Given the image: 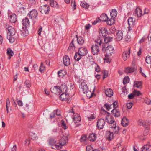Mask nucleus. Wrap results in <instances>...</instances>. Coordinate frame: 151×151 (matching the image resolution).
<instances>
[{"label":"nucleus","instance_id":"f257e3e1","mask_svg":"<svg viewBox=\"0 0 151 151\" xmlns=\"http://www.w3.org/2000/svg\"><path fill=\"white\" fill-rule=\"evenodd\" d=\"M68 138L67 136H63L60 140L59 143H56V141L51 139L50 140L49 143L52 146V148L55 150H59L62 148V147L64 146L68 141Z\"/></svg>","mask_w":151,"mask_h":151},{"label":"nucleus","instance_id":"f03ea898","mask_svg":"<svg viewBox=\"0 0 151 151\" xmlns=\"http://www.w3.org/2000/svg\"><path fill=\"white\" fill-rule=\"evenodd\" d=\"M73 115V119L75 123H78L80 121L81 118L80 116L77 114L75 113L73 111V109L69 110L68 113L66 116V118L68 119V116H71Z\"/></svg>","mask_w":151,"mask_h":151},{"label":"nucleus","instance_id":"7ed1b4c3","mask_svg":"<svg viewBox=\"0 0 151 151\" xmlns=\"http://www.w3.org/2000/svg\"><path fill=\"white\" fill-rule=\"evenodd\" d=\"M28 15L29 18L33 20V23L35 24L36 22V19L37 17L38 12L35 9H33L29 12Z\"/></svg>","mask_w":151,"mask_h":151},{"label":"nucleus","instance_id":"20e7f679","mask_svg":"<svg viewBox=\"0 0 151 151\" xmlns=\"http://www.w3.org/2000/svg\"><path fill=\"white\" fill-rule=\"evenodd\" d=\"M5 28L8 30L7 35L14 36L15 35L16 31L13 27L6 24L5 26Z\"/></svg>","mask_w":151,"mask_h":151},{"label":"nucleus","instance_id":"39448f33","mask_svg":"<svg viewBox=\"0 0 151 151\" xmlns=\"http://www.w3.org/2000/svg\"><path fill=\"white\" fill-rule=\"evenodd\" d=\"M103 51L106 52V55L109 56L112 55V53L114 52V50L112 46L108 45L105 47L104 50Z\"/></svg>","mask_w":151,"mask_h":151},{"label":"nucleus","instance_id":"423d86ee","mask_svg":"<svg viewBox=\"0 0 151 151\" xmlns=\"http://www.w3.org/2000/svg\"><path fill=\"white\" fill-rule=\"evenodd\" d=\"M39 10L42 14H48L50 11V7L47 5H44L39 8Z\"/></svg>","mask_w":151,"mask_h":151},{"label":"nucleus","instance_id":"0eeeda50","mask_svg":"<svg viewBox=\"0 0 151 151\" xmlns=\"http://www.w3.org/2000/svg\"><path fill=\"white\" fill-rule=\"evenodd\" d=\"M79 88L80 91L83 92V93L84 94L87 93L89 91L87 84L84 81L81 83Z\"/></svg>","mask_w":151,"mask_h":151},{"label":"nucleus","instance_id":"6e6552de","mask_svg":"<svg viewBox=\"0 0 151 151\" xmlns=\"http://www.w3.org/2000/svg\"><path fill=\"white\" fill-rule=\"evenodd\" d=\"M104 37V43H103L102 45V50H104V48L105 47L107 46L108 45V43L110 42L112 40V38L110 37Z\"/></svg>","mask_w":151,"mask_h":151},{"label":"nucleus","instance_id":"1a4fd4ad","mask_svg":"<svg viewBox=\"0 0 151 151\" xmlns=\"http://www.w3.org/2000/svg\"><path fill=\"white\" fill-rule=\"evenodd\" d=\"M51 92L54 94L58 95L61 93V89L60 87L58 86H55L51 88Z\"/></svg>","mask_w":151,"mask_h":151},{"label":"nucleus","instance_id":"9d476101","mask_svg":"<svg viewBox=\"0 0 151 151\" xmlns=\"http://www.w3.org/2000/svg\"><path fill=\"white\" fill-rule=\"evenodd\" d=\"M105 121L102 119H101L98 120L97 122V127L99 129L103 128L105 125Z\"/></svg>","mask_w":151,"mask_h":151},{"label":"nucleus","instance_id":"9b49d317","mask_svg":"<svg viewBox=\"0 0 151 151\" xmlns=\"http://www.w3.org/2000/svg\"><path fill=\"white\" fill-rule=\"evenodd\" d=\"M108 33L107 30L106 28H102L99 29V36L101 37H103V38H104L107 35Z\"/></svg>","mask_w":151,"mask_h":151},{"label":"nucleus","instance_id":"f8f14e48","mask_svg":"<svg viewBox=\"0 0 151 151\" xmlns=\"http://www.w3.org/2000/svg\"><path fill=\"white\" fill-rule=\"evenodd\" d=\"M78 53L80 56H84L88 53V50L86 48L83 47L79 49Z\"/></svg>","mask_w":151,"mask_h":151},{"label":"nucleus","instance_id":"ddd939ff","mask_svg":"<svg viewBox=\"0 0 151 151\" xmlns=\"http://www.w3.org/2000/svg\"><path fill=\"white\" fill-rule=\"evenodd\" d=\"M92 52L94 55H97L99 51V48L97 45H93L91 47Z\"/></svg>","mask_w":151,"mask_h":151},{"label":"nucleus","instance_id":"4468645a","mask_svg":"<svg viewBox=\"0 0 151 151\" xmlns=\"http://www.w3.org/2000/svg\"><path fill=\"white\" fill-rule=\"evenodd\" d=\"M106 122L111 124H116V123L114 121V118L110 115H107L106 118Z\"/></svg>","mask_w":151,"mask_h":151},{"label":"nucleus","instance_id":"2eb2a0df","mask_svg":"<svg viewBox=\"0 0 151 151\" xmlns=\"http://www.w3.org/2000/svg\"><path fill=\"white\" fill-rule=\"evenodd\" d=\"M128 24L129 25V30H130V28L134 27L135 23V19L132 17H129L128 20Z\"/></svg>","mask_w":151,"mask_h":151},{"label":"nucleus","instance_id":"dca6fc26","mask_svg":"<svg viewBox=\"0 0 151 151\" xmlns=\"http://www.w3.org/2000/svg\"><path fill=\"white\" fill-rule=\"evenodd\" d=\"M130 49L129 48L128 50L125 51L123 52L122 56L124 61H126L129 58L130 54Z\"/></svg>","mask_w":151,"mask_h":151},{"label":"nucleus","instance_id":"f3484780","mask_svg":"<svg viewBox=\"0 0 151 151\" xmlns=\"http://www.w3.org/2000/svg\"><path fill=\"white\" fill-rule=\"evenodd\" d=\"M110 127L115 134H117L118 133L120 128L119 126H116V124H111L110 125Z\"/></svg>","mask_w":151,"mask_h":151},{"label":"nucleus","instance_id":"a211bd4d","mask_svg":"<svg viewBox=\"0 0 151 151\" xmlns=\"http://www.w3.org/2000/svg\"><path fill=\"white\" fill-rule=\"evenodd\" d=\"M123 32L121 31H119L115 37V39L117 41H119L123 38Z\"/></svg>","mask_w":151,"mask_h":151},{"label":"nucleus","instance_id":"6ab92c4d","mask_svg":"<svg viewBox=\"0 0 151 151\" xmlns=\"http://www.w3.org/2000/svg\"><path fill=\"white\" fill-rule=\"evenodd\" d=\"M64 65L65 66L69 65L70 63V60L68 56L65 55L63 58Z\"/></svg>","mask_w":151,"mask_h":151},{"label":"nucleus","instance_id":"aec40b11","mask_svg":"<svg viewBox=\"0 0 151 151\" xmlns=\"http://www.w3.org/2000/svg\"><path fill=\"white\" fill-rule=\"evenodd\" d=\"M69 95L66 93V92H64L60 96V98L63 101H66L69 98Z\"/></svg>","mask_w":151,"mask_h":151},{"label":"nucleus","instance_id":"412c9836","mask_svg":"<svg viewBox=\"0 0 151 151\" xmlns=\"http://www.w3.org/2000/svg\"><path fill=\"white\" fill-rule=\"evenodd\" d=\"M129 123L128 119L126 117H124L122 120L121 124L123 127L127 126Z\"/></svg>","mask_w":151,"mask_h":151},{"label":"nucleus","instance_id":"4be33fe9","mask_svg":"<svg viewBox=\"0 0 151 151\" xmlns=\"http://www.w3.org/2000/svg\"><path fill=\"white\" fill-rule=\"evenodd\" d=\"M74 39H73L71 42V43L70 44L68 50V51H70V52H73L75 50V47L73 43Z\"/></svg>","mask_w":151,"mask_h":151},{"label":"nucleus","instance_id":"5701e85b","mask_svg":"<svg viewBox=\"0 0 151 151\" xmlns=\"http://www.w3.org/2000/svg\"><path fill=\"white\" fill-rule=\"evenodd\" d=\"M105 93L107 96L111 97L113 94V91L111 89H107L105 90Z\"/></svg>","mask_w":151,"mask_h":151},{"label":"nucleus","instance_id":"b1692460","mask_svg":"<svg viewBox=\"0 0 151 151\" xmlns=\"http://www.w3.org/2000/svg\"><path fill=\"white\" fill-rule=\"evenodd\" d=\"M99 19L100 21L106 22L109 19L107 15L105 14H102L100 16Z\"/></svg>","mask_w":151,"mask_h":151},{"label":"nucleus","instance_id":"393cba45","mask_svg":"<svg viewBox=\"0 0 151 151\" xmlns=\"http://www.w3.org/2000/svg\"><path fill=\"white\" fill-rule=\"evenodd\" d=\"M9 19L10 22L14 23L17 21V16L15 14L10 15Z\"/></svg>","mask_w":151,"mask_h":151},{"label":"nucleus","instance_id":"a878e982","mask_svg":"<svg viewBox=\"0 0 151 151\" xmlns=\"http://www.w3.org/2000/svg\"><path fill=\"white\" fill-rule=\"evenodd\" d=\"M141 149L142 151H151V145L147 144L145 145Z\"/></svg>","mask_w":151,"mask_h":151},{"label":"nucleus","instance_id":"bb28decb","mask_svg":"<svg viewBox=\"0 0 151 151\" xmlns=\"http://www.w3.org/2000/svg\"><path fill=\"white\" fill-rule=\"evenodd\" d=\"M22 24L23 25L27 27L29 26L30 24V22L29 19L27 18H25L22 20Z\"/></svg>","mask_w":151,"mask_h":151},{"label":"nucleus","instance_id":"cd10ccee","mask_svg":"<svg viewBox=\"0 0 151 151\" xmlns=\"http://www.w3.org/2000/svg\"><path fill=\"white\" fill-rule=\"evenodd\" d=\"M7 53L9 56L8 59L9 60L11 58V57L13 56L14 53L13 51L10 48H8L7 50Z\"/></svg>","mask_w":151,"mask_h":151},{"label":"nucleus","instance_id":"c85d7f7f","mask_svg":"<svg viewBox=\"0 0 151 151\" xmlns=\"http://www.w3.org/2000/svg\"><path fill=\"white\" fill-rule=\"evenodd\" d=\"M135 68L134 67H128L125 68V72L127 73H132L134 71Z\"/></svg>","mask_w":151,"mask_h":151},{"label":"nucleus","instance_id":"c756f323","mask_svg":"<svg viewBox=\"0 0 151 151\" xmlns=\"http://www.w3.org/2000/svg\"><path fill=\"white\" fill-rule=\"evenodd\" d=\"M135 13L138 17H140L142 15V11L139 8H137L136 9L135 11Z\"/></svg>","mask_w":151,"mask_h":151},{"label":"nucleus","instance_id":"7c9ffc66","mask_svg":"<svg viewBox=\"0 0 151 151\" xmlns=\"http://www.w3.org/2000/svg\"><path fill=\"white\" fill-rule=\"evenodd\" d=\"M107 139L109 140H111L114 137V134L113 132L109 131L106 134V135Z\"/></svg>","mask_w":151,"mask_h":151},{"label":"nucleus","instance_id":"2f4dec72","mask_svg":"<svg viewBox=\"0 0 151 151\" xmlns=\"http://www.w3.org/2000/svg\"><path fill=\"white\" fill-rule=\"evenodd\" d=\"M96 137L95 134L92 133L90 134L88 137V139L90 141L93 142L96 140Z\"/></svg>","mask_w":151,"mask_h":151},{"label":"nucleus","instance_id":"473e14b6","mask_svg":"<svg viewBox=\"0 0 151 151\" xmlns=\"http://www.w3.org/2000/svg\"><path fill=\"white\" fill-rule=\"evenodd\" d=\"M111 113L115 117H118L120 115L119 111L116 109H114L111 111Z\"/></svg>","mask_w":151,"mask_h":151},{"label":"nucleus","instance_id":"72a5a7b5","mask_svg":"<svg viewBox=\"0 0 151 151\" xmlns=\"http://www.w3.org/2000/svg\"><path fill=\"white\" fill-rule=\"evenodd\" d=\"M76 38H77L78 43L79 44L82 45L84 43V40L82 37H78L76 36Z\"/></svg>","mask_w":151,"mask_h":151},{"label":"nucleus","instance_id":"f704fd0d","mask_svg":"<svg viewBox=\"0 0 151 151\" xmlns=\"http://www.w3.org/2000/svg\"><path fill=\"white\" fill-rule=\"evenodd\" d=\"M142 84L141 82L135 81L134 82V86L137 88H141L142 87Z\"/></svg>","mask_w":151,"mask_h":151},{"label":"nucleus","instance_id":"c9c22d12","mask_svg":"<svg viewBox=\"0 0 151 151\" xmlns=\"http://www.w3.org/2000/svg\"><path fill=\"white\" fill-rule=\"evenodd\" d=\"M60 88L61 89V92L63 91L64 92H66L67 90V86L65 83L62 84L60 87Z\"/></svg>","mask_w":151,"mask_h":151},{"label":"nucleus","instance_id":"e433bc0d","mask_svg":"<svg viewBox=\"0 0 151 151\" xmlns=\"http://www.w3.org/2000/svg\"><path fill=\"white\" fill-rule=\"evenodd\" d=\"M117 12L115 9H113L110 12V15L111 18H114L117 16Z\"/></svg>","mask_w":151,"mask_h":151},{"label":"nucleus","instance_id":"4c0bfd02","mask_svg":"<svg viewBox=\"0 0 151 151\" xmlns=\"http://www.w3.org/2000/svg\"><path fill=\"white\" fill-rule=\"evenodd\" d=\"M106 21L107 22V24L108 25H109L110 26H111L112 25L114 24L115 22V20L114 19V18H111L109 19H108Z\"/></svg>","mask_w":151,"mask_h":151},{"label":"nucleus","instance_id":"58836bf2","mask_svg":"<svg viewBox=\"0 0 151 151\" xmlns=\"http://www.w3.org/2000/svg\"><path fill=\"white\" fill-rule=\"evenodd\" d=\"M50 4L51 6L56 7L57 6L58 3L56 1L54 0H50Z\"/></svg>","mask_w":151,"mask_h":151},{"label":"nucleus","instance_id":"ea45409f","mask_svg":"<svg viewBox=\"0 0 151 151\" xmlns=\"http://www.w3.org/2000/svg\"><path fill=\"white\" fill-rule=\"evenodd\" d=\"M10 104V101L9 100V98H7L6 100V110L7 111V114L8 113L9 110H8V108L9 107Z\"/></svg>","mask_w":151,"mask_h":151},{"label":"nucleus","instance_id":"a19ab883","mask_svg":"<svg viewBox=\"0 0 151 151\" xmlns=\"http://www.w3.org/2000/svg\"><path fill=\"white\" fill-rule=\"evenodd\" d=\"M13 36H7V38L9 40L10 43H12L14 42L15 41V39Z\"/></svg>","mask_w":151,"mask_h":151},{"label":"nucleus","instance_id":"79ce46f5","mask_svg":"<svg viewBox=\"0 0 151 151\" xmlns=\"http://www.w3.org/2000/svg\"><path fill=\"white\" fill-rule=\"evenodd\" d=\"M140 126H144L145 125V121L142 119H139L138 122Z\"/></svg>","mask_w":151,"mask_h":151},{"label":"nucleus","instance_id":"37998d69","mask_svg":"<svg viewBox=\"0 0 151 151\" xmlns=\"http://www.w3.org/2000/svg\"><path fill=\"white\" fill-rule=\"evenodd\" d=\"M80 5L82 7L85 9H87L89 6V5L87 3L85 2H81Z\"/></svg>","mask_w":151,"mask_h":151},{"label":"nucleus","instance_id":"c03bdc74","mask_svg":"<svg viewBox=\"0 0 151 151\" xmlns=\"http://www.w3.org/2000/svg\"><path fill=\"white\" fill-rule=\"evenodd\" d=\"M129 79L128 77H125L123 79V83L125 85L127 83H129Z\"/></svg>","mask_w":151,"mask_h":151},{"label":"nucleus","instance_id":"a18cd8bd","mask_svg":"<svg viewBox=\"0 0 151 151\" xmlns=\"http://www.w3.org/2000/svg\"><path fill=\"white\" fill-rule=\"evenodd\" d=\"M45 67L43 66V64L42 62L41 63V65L39 68V70L41 73L43 72V71L45 70Z\"/></svg>","mask_w":151,"mask_h":151},{"label":"nucleus","instance_id":"49530a36","mask_svg":"<svg viewBox=\"0 0 151 151\" xmlns=\"http://www.w3.org/2000/svg\"><path fill=\"white\" fill-rule=\"evenodd\" d=\"M81 56L79 55L78 53L77 54V53H76L74 57V59L77 61H78L81 58Z\"/></svg>","mask_w":151,"mask_h":151},{"label":"nucleus","instance_id":"de8ad7c7","mask_svg":"<svg viewBox=\"0 0 151 151\" xmlns=\"http://www.w3.org/2000/svg\"><path fill=\"white\" fill-rule=\"evenodd\" d=\"M86 139L87 136L85 135H82L80 139V141L81 142H83L86 140Z\"/></svg>","mask_w":151,"mask_h":151},{"label":"nucleus","instance_id":"09e8293b","mask_svg":"<svg viewBox=\"0 0 151 151\" xmlns=\"http://www.w3.org/2000/svg\"><path fill=\"white\" fill-rule=\"evenodd\" d=\"M30 137L32 140H35L37 138V136L34 133H32L30 135Z\"/></svg>","mask_w":151,"mask_h":151},{"label":"nucleus","instance_id":"8fccbe9b","mask_svg":"<svg viewBox=\"0 0 151 151\" xmlns=\"http://www.w3.org/2000/svg\"><path fill=\"white\" fill-rule=\"evenodd\" d=\"M71 6L73 8L74 10L76 9V5L75 0H72Z\"/></svg>","mask_w":151,"mask_h":151},{"label":"nucleus","instance_id":"3c124183","mask_svg":"<svg viewBox=\"0 0 151 151\" xmlns=\"http://www.w3.org/2000/svg\"><path fill=\"white\" fill-rule=\"evenodd\" d=\"M134 96H138L141 95V93L139 91L135 90L134 91Z\"/></svg>","mask_w":151,"mask_h":151},{"label":"nucleus","instance_id":"603ef678","mask_svg":"<svg viewBox=\"0 0 151 151\" xmlns=\"http://www.w3.org/2000/svg\"><path fill=\"white\" fill-rule=\"evenodd\" d=\"M111 104H110L108 103L105 104L104 105V107L106 108L108 111H109L111 109Z\"/></svg>","mask_w":151,"mask_h":151},{"label":"nucleus","instance_id":"864d4df0","mask_svg":"<svg viewBox=\"0 0 151 151\" xmlns=\"http://www.w3.org/2000/svg\"><path fill=\"white\" fill-rule=\"evenodd\" d=\"M95 42L97 44H98L99 46H100L102 43V39L99 38L95 40Z\"/></svg>","mask_w":151,"mask_h":151},{"label":"nucleus","instance_id":"5fc2aeb1","mask_svg":"<svg viewBox=\"0 0 151 151\" xmlns=\"http://www.w3.org/2000/svg\"><path fill=\"white\" fill-rule=\"evenodd\" d=\"M24 84L28 88H29L31 86L30 83L28 81H26L24 83Z\"/></svg>","mask_w":151,"mask_h":151},{"label":"nucleus","instance_id":"6e6d98bb","mask_svg":"<svg viewBox=\"0 0 151 151\" xmlns=\"http://www.w3.org/2000/svg\"><path fill=\"white\" fill-rule=\"evenodd\" d=\"M112 105H113V107L114 108V109H116V107L118 106V103L116 101H115L113 103Z\"/></svg>","mask_w":151,"mask_h":151},{"label":"nucleus","instance_id":"4d7b16f0","mask_svg":"<svg viewBox=\"0 0 151 151\" xmlns=\"http://www.w3.org/2000/svg\"><path fill=\"white\" fill-rule=\"evenodd\" d=\"M86 151H94V150L92 147L88 145L86 147Z\"/></svg>","mask_w":151,"mask_h":151},{"label":"nucleus","instance_id":"13d9d810","mask_svg":"<svg viewBox=\"0 0 151 151\" xmlns=\"http://www.w3.org/2000/svg\"><path fill=\"white\" fill-rule=\"evenodd\" d=\"M149 128H145L144 132V135L145 136L148 134L149 133Z\"/></svg>","mask_w":151,"mask_h":151},{"label":"nucleus","instance_id":"bf43d9fd","mask_svg":"<svg viewBox=\"0 0 151 151\" xmlns=\"http://www.w3.org/2000/svg\"><path fill=\"white\" fill-rule=\"evenodd\" d=\"M122 92L124 93L125 95L127 94V90L126 89V87L124 86L122 88Z\"/></svg>","mask_w":151,"mask_h":151},{"label":"nucleus","instance_id":"052dcab7","mask_svg":"<svg viewBox=\"0 0 151 151\" xmlns=\"http://www.w3.org/2000/svg\"><path fill=\"white\" fill-rule=\"evenodd\" d=\"M100 22V20L99 19V18H97L95 21L93 22H92V24H93L95 25L97 23L99 22Z\"/></svg>","mask_w":151,"mask_h":151},{"label":"nucleus","instance_id":"680f3d73","mask_svg":"<svg viewBox=\"0 0 151 151\" xmlns=\"http://www.w3.org/2000/svg\"><path fill=\"white\" fill-rule=\"evenodd\" d=\"M145 103L147 104H150L151 102V100L150 99L147 98L145 99Z\"/></svg>","mask_w":151,"mask_h":151},{"label":"nucleus","instance_id":"e2e57ef3","mask_svg":"<svg viewBox=\"0 0 151 151\" xmlns=\"http://www.w3.org/2000/svg\"><path fill=\"white\" fill-rule=\"evenodd\" d=\"M95 117L93 114H91V116L88 117V119L89 121H91V120L94 119Z\"/></svg>","mask_w":151,"mask_h":151},{"label":"nucleus","instance_id":"0e129e2a","mask_svg":"<svg viewBox=\"0 0 151 151\" xmlns=\"http://www.w3.org/2000/svg\"><path fill=\"white\" fill-rule=\"evenodd\" d=\"M63 71H64V70H61L59 71L58 72V73L59 76L62 77L63 76Z\"/></svg>","mask_w":151,"mask_h":151},{"label":"nucleus","instance_id":"69168bd1","mask_svg":"<svg viewBox=\"0 0 151 151\" xmlns=\"http://www.w3.org/2000/svg\"><path fill=\"white\" fill-rule=\"evenodd\" d=\"M96 66L95 67V71L97 72H99L100 71V67L97 64H95Z\"/></svg>","mask_w":151,"mask_h":151},{"label":"nucleus","instance_id":"338daca9","mask_svg":"<svg viewBox=\"0 0 151 151\" xmlns=\"http://www.w3.org/2000/svg\"><path fill=\"white\" fill-rule=\"evenodd\" d=\"M62 125L63 126L64 129H65L67 128V127L66 126L65 123L63 121H61Z\"/></svg>","mask_w":151,"mask_h":151},{"label":"nucleus","instance_id":"774afa93","mask_svg":"<svg viewBox=\"0 0 151 151\" xmlns=\"http://www.w3.org/2000/svg\"><path fill=\"white\" fill-rule=\"evenodd\" d=\"M132 105L133 104L130 102L127 104V106L129 109H130L132 107Z\"/></svg>","mask_w":151,"mask_h":151}]
</instances>
